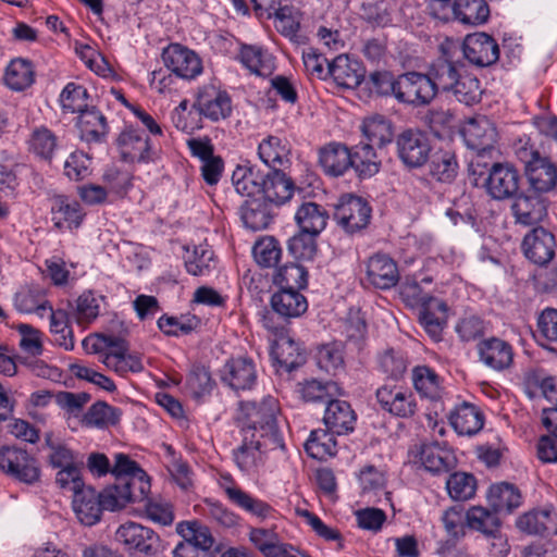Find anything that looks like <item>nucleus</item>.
Returning <instances> with one entry per match:
<instances>
[{
  "label": "nucleus",
  "mask_w": 557,
  "mask_h": 557,
  "mask_svg": "<svg viewBox=\"0 0 557 557\" xmlns=\"http://www.w3.org/2000/svg\"><path fill=\"white\" fill-rule=\"evenodd\" d=\"M242 409L247 418V428L244 430H250L257 436L265 438L264 445L284 444L277 426L278 403L274 397L267 396L260 403H243Z\"/></svg>",
  "instance_id": "1"
},
{
  "label": "nucleus",
  "mask_w": 557,
  "mask_h": 557,
  "mask_svg": "<svg viewBox=\"0 0 557 557\" xmlns=\"http://www.w3.org/2000/svg\"><path fill=\"white\" fill-rule=\"evenodd\" d=\"M114 541L129 555L153 556L160 546V536L152 529L134 521L121 524Z\"/></svg>",
  "instance_id": "2"
},
{
  "label": "nucleus",
  "mask_w": 557,
  "mask_h": 557,
  "mask_svg": "<svg viewBox=\"0 0 557 557\" xmlns=\"http://www.w3.org/2000/svg\"><path fill=\"white\" fill-rule=\"evenodd\" d=\"M399 160L408 169H420L430 160L432 145L430 137L418 128H407L395 139Z\"/></svg>",
  "instance_id": "3"
},
{
  "label": "nucleus",
  "mask_w": 557,
  "mask_h": 557,
  "mask_svg": "<svg viewBox=\"0 0 557 557\" xmlns=\"http://www.w3.org/2000/svg\"><path fill=\"white\" fill-rule=\"evenodd\" d=\"M372 209L362 197L345 194L335 205L334 219L348 234H355L364 230L371 219Z\"/></svg>",
  "instance_id": "4"
},
{
  "label": "nucleus",
  "mask_w": 557,
  "mask_h": 557,
  "mask_svg": "<svg viewBox=\"0 0 557 557\" xmlns=\"http://www.w3.org/2000/svg\"><path fill=\"white\" fill-rule=\"evenodd\" d=\"M243 443L234 450V460L240 471L253 474L258 472L259 468L264 463L267 453L285 449V444L281 445H264L265 438L257 436L256 432L250 430H243Z\"/></svg>",
  "instance_id": "5"
},
{
  "label": "nucleus",
  "mask_w": 557,
  "mask_h": 557,
  "mask_svg": "<svg viewBox=\"0 0 557 557\" xmlns=\"http://www.w3.org/2000/svg\"><path fill=\"white\" fill-rule=\"evenodd\" d=\"M0 469L21 482L33 484L40 478L37 460L26 450L4 446L0 449Z\"/></svg>",
  "instance_id": "6"
},
{
  "label": "nucleus",
  "mask_w": 557,
  "mask_h": 557,
  "mask_svg": "<svg viewBox=\"0 0 557 557\" xmlns=\"http://www.w3.org/2000/svg\"><path fill=\"white\" fill-rule=\"evenodd\" d=\"M396 100L400 103L421 107L435 98L434 87L428 73L406 72L398 75Z\"/></svg>",
  "instance_id": "7"
},
{
  "label": "nucleus",
  "mask_w": 557,
  "mask_h": 557,
  "mask_svg": "<svg viewBox=\"0 0 557 557\" xmlns=\"http://www.w3.org/2000/svg\"><path fill=\"white\" fill-rule=\"evenodd\" d=\"M521 176L509 163H494L485 180L486 193L495 200L512 199L519 191Z\"/></svg>",
  "instance_id": "8"
},
{
  "label": "nucleus",
  "mask_w": 557,
  "mask_h": 557,
  "mask_svg": "<svg viewBox=\"0 0 557 557\" xmlns=\"http://www.w3.org/2000/svg\"><path fill=\"white\" fill-rule=\"evenodd\" d=\"M121 158L126 162L147 163L154 159L156 150L150 138L143 132L126 127L116 139Z\"/></svg>",
  "instance_id": "9"
},
{
  "label": "nucleus",
  "mask_w": 557,
  "mask_h": 557,
  "mask_svg": "<svg viewBox=\"0 0 557 557\" xmlns=\"http://www.w3.org/2000/svg\"><path fill=\"white\" fill-rule=\"evenodd\" d=\"M162 59L171 72L185 79L195 78L202 72L200 58L193 50L178 44L165 48Z\"/></svg>",
  "instance_id": "10"
},
{
  "label": "nucleus",
  "mask_w": 557,
  "mask_h": 557,
  "mask_svg": "<svg viewBox=\"0 0 557 557\" xmlns=\"http://www.w3.org/2000/svg\"><path fill=\"white\" fill-rule=\"evenodd\" d=\"M366 278L373 287L389 289L399 282V270L396 261L386 253H374L364 262Z\"/></svg>",
  "instance_id": "11"
},
{
  "label": "nucleus",
  "mask_w": 557,
  "mask_h": 557,
  "mask_svg": "<svg viewBox=\"0 0 557 557\" xmlns=\"http://www.w3.org/2000/svg\"><path fill=\"white\" fill-rule=\"evenodd\" d=\"M521 247L530 261L537 265H546L555 256V236L546 228L537 226L524 236Z\"/></svg>",
  "instance_id": "12"
},
{
  "label": "nucleus",
  "mask_w": 557,
  "mask_h": 557,
  "mask_svg": "<svg viewBox=\"0 0 557 557\" xmlns=\"http://www.w3.org/2000/svg\"><path fill=\"white\" fill-rule=\"evenodd\" d=\"M524 173L530 187L539 194L548 193L557 185V165L542 157L539 151L532 152L531 159L525 163Z\"/></svg>",
  "instance_id": "13"
},
{
  "label": "nucleus",
  "mask_w": 557,
  "mask_h": 557,
  "mask_svg": "<svg viewBox=\"0 0 557 557\" xmlns=\"http://www.w3.org/2000/svg\"><path fill=\"white\" fill-rule=\"evenodd\" d=\"M462 51L471 64L480 67L492 65L499 58L497 42L485 33L468 35L463 40Z\"/></svg>",
  "instance_id": "14"
},
{
  "label": "nucleus",
  "mask_w": 557,
  "mask_h": 557,
  "mask_svg": "<svg viewBox=\"0 0 557 557\" xmlns=\"http://www.w3.org/2000/svg\"><path fill=\"white\" fill-rule=\"evenodd\" d=\"M461 133L467 146L478 152L492 149L497 139L494 124L484 115L470 119Z\"/></svg>",
  "instance_id": "15"
},
{
  "label": "nucleus",
  "mask_w": 557,
  "mask_h": 557,
  "mask_svg": "<svg viewBox=\"0 0 557 557\" xmlns=\"http://www.w3.org/2000/svg\"><path fill=\"white\" fill-rule=\"evenodd\" d=\"M376 399L384 410L400 418L412 417L417 409L413 394L396 386L380 387Z\"/></svg>",
  "instance_id": "16"
},
{
  "label": "nucleus",
  "mask_w": 557,
  "mask_h": 557,
  "mask_svg": "<svg viewBox=\"0 0 557 557\" xmlns=\"http://www.w3.org/2000/svg\"><path fill=\"white\" fill-rule=\"evenodd\" d=\"M221 379L235 391L250 389L257 380L255 363L245 357L232 358L221 370Z\"/></svg>",
  "instance_id": "17"
},
{
  "label": "nucleus",
  "mask_w": 557,
  "mask_h": 557,
  "mask_svg": "<svg viewBox=\"0 0 557 557\" xmlns=\"http://www.w3.org/2000/svg\"><path fill=\"white\" fill-rule=\"evenodd\" d=\"M512 199L511 212L518 224L535 225L547 215L545 200L540 196L517 194Z\"/></svg>",
  "instance_id": "18"
},
{
  "label": "nucleus",
  "mask_w": 557,
  "mask_h": 557,
  "mask_svg": "<svg viewBox=\"0 0 557 557\" xmlns=\"http://www.w3.org/2000/svg\"><path fill=\"white\" fill-rule=\"evenodd\" d=\"M480 360L487 367L502 371L509 368L513 360L512 347L498 337H491L478 344Z\"/></svg>",
  "instance_id": "19"
},
{
  "label": "nucleus",
  "mask_w": 557,
  "mask_h": 557,
  "mask_svg": "<svg viewBox=\"0 0 557 557\" xmlns=\"http://www.w3.org/2000/svg\"><path fill=\"white\" fill-rule=\"evenodd\" d=\"M327 73L344 88H355L364 79V69L357 60L339 54L327 65Z\"/></svg>",
  "instance_id": "20"
},
{
  "label": "nucleus",
  "mask_w": 557,
  "mask_h": 557,
  "mask_svg": "<svg viewBox=\"0 0 557 557\" xmlns=\"http://www.w3.org/2000/svg\"><path fill=\"white\" fill-rule=\"evenodd\" d=\"M224 480H227L230 484H222L223 491L226 494L228 500L238 508L255 516L261 521L265 520L274 511L270 504L253 497L249 493L235 485L230 475L224 476Z\"/></svg>",
  "instance_id": "21"
},
{
  "label": "nucleus",
  "mask_w": 557,
  "mask_h": 557,
  "mask_svg": "<svg viewBox=\"0 0 557 557\" xmlns=\"http://www.w3.org/2000/svg\"><path fill=\"white\" fill-rule=\"evenodd\" d=\"M194 108L211 121L226 119L232 112V101L225 91L211 87L198 95Z\"/></svg>",
  "instance_id": "22"
},
{
  "label": "nucleus",
  "mask_w": 557,
  "mask_h": 557,
  "mask_svg": "<svg viewBox=\"0 0 557 557\" xmlns=\"http://www.w3.org/2000/svg\"><path fill=\"white\" fill-rule=\"evenodd\" d=\"M463 63L454 61L446 55L438 58L428 71L429 78L434 87L435 95L438 90L449 92L456 82L463 74Z\"/></svg>",
  "instance_id": "23"
},
{
  "label": "nucleus",
  "mask_w": 557,
  "mask_h": 557,
  "mask_svg": "<svg viewBox=\"0 0 557 557\" xmlns=\"http://www.w3.org/2000/svg\"><path fill=\"white\" fill-rule=\"evenodd\" d=\"M447 311L446 302L438 298L430 299L420 308L419 322L434 342L442 341L447 324Z\"/></svg>",
  "instance_id": "24"
},
{
  "label": "nucleus",
  "mask_w": 557,
  "mask_h": 557,
  "mask_svg": "<svg viewBox=\"0 0 557 557\" xmlns=\"http://www.w3.org/2000/svg\"><path fill=\"white\" fill-rule=\"evenodd\" d=\"M101 362L120 375H125L128 372H141L144 370L140 357L129 352L128 343L122 337H119L116 346L106 354Z\"/></svg>",
  "instance_id": "25"
},
{
  "label": "nucleus",
  "mask_w": 557,
  "mask_h": 557,
  "mask_svg": "<svg viewBox=\"0 0 557 557\" xmlns=\"http://www.w3.org/2000/svg\"><path fill=\"white\" fill-rule=\"evenodd\" d=\"M73 509L78 520L85 525L96 524L100 518L102 510V495L92 487H84L73 496Z\"/></svg>",
  "instance_id": "26"
},
{
  "label": "nucleus",
  "mask_w": 557,
  "mask_h": 557,
  "mask_svg": "<svg viewBox=\"0 0 557 557\" xmlns=\"http://www.w3.org/2000/svg\"><path fill=\"white\" fill-rule=\"evenodd\" d=\"M356 414L349 403L331 399L326 404L323 422L326 429L335 434H346L354 430Z\"/></svg>",
  "instance_id": "27"
},
{
  "label": "nucleus",
  "mask_w": 557,
  "mask_h": 557,
  "mask_svg": "<svg viewBox=\"0 0 557 557\" xmlns=\"http://www.w3.org/2000/svg\"><path fill=\"white\" fill-rule=\"evenodd\" d=\"M294 191L293 181L277 169L270 170L262 175L261 197L274 205H283L290 199Z\"/></svg>",
  "instance_id": "28"
},
{
  "label": "nucleus",
  "mask_w": 557,
  "mask_h": 557,
  "mask_svg": "<svg viewBox=\"0 0 557 557\" xmlns=\"http://www.w3.org/2000/svg\"><path fill=\"white\" fill-rule=\"evenodd\" d=\"M319 163L331 176H341L351 168L350 149L341 143H330L319 150Z\"/></svg>",
  "instance_id": "29"
},
{
  "label": "nucleus",
  "mask_w": 557,
  "mask_h": 557,
  "mask_svg": "<svg viewBox=\"0 0 557 557\" xmlns=\"http://www.w3.org/2000/svg\"><path fill=\"white\" fill-rule=\"evenodd\" d=\"M76 126L81 139L86 143H100L108 134L107 119L95 107H88L78 114Z\"/></svg>",
  "instance_id": "30"
},
{
  "label": "nucleus",
  "mask_w": 557,
  "mask_h": 557,
  "mask_svg": "<svg viewBox=\"0 0 557 557\" xmlns=\"http://www.w3.org/2000/svg\"><path fill=\"white\" fill-rule=\"evenodd\" d=\"M272 309L283 319L302 315L308 309L306 297L294 289H278L271 297Z\"/></svg>",
  "instance_id": "31"
},
{
  "label": "nucleus",
  "mask_w": 557,
  "mask_h": 557,
  "mask_svg": "<svg viewBox=\"0 0 557 557\" xmlns=\"http://www.w3.org/2000/svg\"><path fill=\"white\" fill-rule=\"evenodd\" d=\"M453 428L460 435H474L484 425V416L474 405L462 403L449 414Z\"/></svg>",
  "instance_id": "32"
},
{
  "label": "nucleus",
  "mask_w": 557,
  "mask_h": 557,
  "mask_svg": "<svg viewBox=\"0 0 557 557\" xmlns=\"http://www.w3.org/2000/svg\"><path fill=\"white\" fill-rule=\"evenodd\" d=\"M240 218L245 226L251 231L267 228L272 221L269 201L262 197L245 200L240 206Z\"/></svg>",
  "instance_id": "33"
},
{
  "label": "nucleus",
  "mask_w": 557,
  "mask_h": 557,
  "mask_svg": "<svg viewBox=\"0 0 557 557\" xmlns=\"http://www.w3.org/2000/svg\"><path fill=\"white\" fill-rule=\"evenodd\" d=\"M487 502L497 515L510 513L521 505V494L513 484L502 482L490 487Z\"/></svg>",
  "instance_id": "34"
},
{
  "label": "nucleus",
  "mask_w": 557,
  "mask_h": 557,
  "mask_svg": "<svg viewBox=\"0 0 557 557\" xmlns=\"http://www.w3.org/2000/svg\"><path fill=\"white\" fill-rule=\"evenodd\" d=\"M295 220L301 231L319 235L327 224L329 212L315 202H304L298 208Z\"/></svg>",
  "instance_id": "35"
},
{
  "label": "nucleus",
  "mask_w": 557,
  "mask_h": 557,
  "mask_svg": "<svg viewBox=\"0 0 557 557\" xmlns=\"http://www.w3.org/2000/svg\"><path fill=\"white\" fill-rule=\"evenodd\" d=\"M466 522L469 528L482 532L487 537H500V519L493 509L471 507L466 513Z\"/></svg>",
  "instance_id": "36"
},
{
  "label": "nucleus",
  "mask_w": 557,
  "mask_h": 557,
  "mask_svg": "<svg viewBox=\"0 0 557 557\" xmlns=\"http://www.w3.org/2000/svg\"><path fill=\"white\" fill-rule=\"evenodd\" d=\"M453 12L456 20L471 26L485 23L490 16V8L485 0H455Z\"/></svg>",
  "instance_id": "37"
},
{
  "label": "nucleus",
  "mask_w": 557,
  "mask_h": 557,
  "mask_svg": "<svg viewBox=\"0 0 557 557\" xmlns=\"http://www.w3.org/2000/svg\"><path fill=\"white\" fill-rule=\"evenodd\" d=\"M351 168L359 177L366 178L375 175L381 166V161L374 151L372 144L360 143L350 149Z\"/></svg>",
  "instance_id": "38"
},
{
  "label": "nucleus",
  "mask_w": 557,
  "mask_h": 557,
  "mask_svg": "<svg viewBox=\"0 0 557 557\" xmlns=\"http://www.w3.org/2000/svg\"><path fill=\"white\" fill-rule=\"evenodd\" d=\"M430 174L442 183H450L458 173L456 154L449 149H438L430 154Z\"/></svg>",
  "instance_id": "39"
},
{
  "label": "nucleus",
  "mask_w": 557,
  "mask_h": 557,
  "mask_svg": "<svg viewBox=\"0 0 557 557\" xmlns=\"http://www.w3.org/2000/svg\"><path fill=\"white\" fill-rule=\"evenodd\" d=\"M52 214V221L58 230H62L65 223L70 230L79 227L85 215L77 201L70 202L65 197L55 198Z\"/></svg>",
  "instance_id": "40"
},
{
  "label": "nucleus",
  "mask_w": 557,
  "mask_h": 557,
  "mask_svg": "<svg viewBox=\"0 0 557 557\" xmlns=\"http://www.w3.org/2000/svg\"><path fill=\"white\" fill-rule=\"evenodd\" d=\"M176 532L183 537L181 543H189L198 549L211 552L214 539L207 525L198 521H182L176 524Z\"/></svg>",
  "instance_id": "41"
},
{
  "label": "nucleus",
  "mask_w": 557,
  "mask_h": 557,
  "mask_svg": "<svg viewBox=\"0 0 557 557\" xmlns=\"http://www.w3.org/2000/svg\"><path fill=\"white\" fill-rule=\"evenodd\" d=\"M419 460L432 473L447 472L450 467V451L437 443L422 444Z\"/></svg>",
  "instance_id": "42"
},
{
  "label": "nucleus",
  "mask_w": 557,
  "mask_h": 557,
  "mask_svg": "<svg viewBox=\"0 0 557 557\" xmlns=\"http://www.w3.org/2000/svg\"><path fill=\"white\" fill-rule=\"evenodd\" d=\"M422 121L438 138L450 136L457 126L456 115L449 109H430L423 115Z\"/></svg>",
  "instance_id": "43"
},
{
  "label": "nucleus",
  "mask_w": 557,
  "mask_h": 557,
  "mask_svg": "<svg viewBox=\"0 0 557 557\" xmlns=\"http://www.w3.org/2000/svg\"><path fill=\"white\" fill-rule=\"evenodd\" d=\"M329 430H313L305 443L307 454L314 459L324 460L336 454V441Z\"/></svg>",
  "instance_id": "44"
},
{
  "label": "nucleus",
  "mask_w": 557,
  "mask_h": 557,
  "mask_svg": "<svg viewBox=\"0 0 557 557\" xmlns=\"http://www.w3.org/2000/svg\"><path fill=\"white\" fill-rule=\"evenodd\" d=\"M517 527L520 531L528 534L545 535L554 530L555 523L550 511L534 510L519 517Z\"/></svg>",
  "instance_id": "45"
},
{
  "label": "nucleus",
  "mask_w": 557,
  "mask_h": 557,
  "mask_svg": "<svg viewBox=\"0 0 557 557\" xmlns=\"http://www.w3.org/2000/svg\"><path fill=\"white\" fill-rule=\"evenodd\" d=\"M273 281L280 289L300 290L307 287L308 271L298 263H288L278 268Z\"/></svg>",
  "instance_id": "46"
},
{
  "label": "nucleus",
  "mask_w": 557,
  "mask_h": 557,
  "mask_svg": "<svg viewBox=\"0 0 557 557\" xmlns=\"http://www.w3.org/2000/svg\"><path fill=\"white\" fill-rule=\"evenodd\" d=\"M362 133L372 146L383 147L393 139L391 122L383 115H374L363 121Z\"/></svg>",
  "instance_id": "47"
},
{
  "label": "nucleus",
  "mask_w": 557,
  "mask_h": 557,
  "mask_svg": "<svg viewBox=\"0 0 557 557\" xmlns=\"http://www.w3.org/2000/svg\"><path fill=\"white\" fill-rule=\"evenodd\" d=\"M5 84L13 90H23L34 82L32 63L24 59H15L10 62L4 75Z\"/></svg>",
  "instance_id": "48"
},
{
  "label": "nucleus",
  "mask_w": 557,
  "mask_h": 557,
  "mask_svg": "<svg viewBox=\"0 0 557 557\" xmlns=\"http://www.w3.org/2000/svg\"><path fill=\"white\" fill-rule=\"evenodd\" d=\"M277 362L287 371H293L305 362L299 345L289 337H281L273 350Z\"/></svg>",
  "instance_id": "49"
},
{
  "label": "nucleus",
  "mask_w": 557,
  "mask_h": 557,
  "mask_svg": "<svg viewBox=\"0 0 557 557\" xmlns=\"http://www.w3.org/2000/svg\"><path fill=\"white\" fill-rule=\"evenodd\" d=\"M258 153L264 164L275 169L288 161L289 149L280 137L269 136L259 144Z\"/></svg>",
  "instance_id": "50"
},
{
  "label": "nucleus",
  "mask_w": 557,
  "mask_h": 557,
  "mask_svg": "<svg viewBox=\"0 0 557 557\" xmlns=\"http://www.w3.org/2000/svg\"><path fill=\"white\" fill-rule=\"evenodd\" d=\"M235 190L248 199L261 197L262 175L252 169L238 168L232 176Z\"/></svg>",
  "instance_id": "51"
},
{
  "label": "nucleus",
  "mask_w": 557,
  "mask_h": 557,
  "mask_svg": "<svg viewBox=\"0 0 557 557\" xmlns=\"http://www.w3.org/2000/svg\"><path fill=\"white\" fill-rule=\"evenodd\" d=\"M455 99L466 106H473L480 102L482 89L480 81L470 74H462L450 91Z\"/></svg>",
  "instance_id": "52"
},
{
  "label": "nucleus",
  "mask_w": 557,
  "mask_h": 557,
  "mask_svg": "<svg viewBox=\"0 0 557 557\" xmlns=\"http://www.w3.org/2000/svg\"><path fill=\"white\" fill-rule=\"evenodd\" d=\"M122 411L104 401L94 404L84 416V421L88 425L104 428L115 425L120 422Z\"/></svg>",
  "instance_id": "53"
},
{
  "label": "nucleus",
  "mask_w": 557,
  "mask_h": 557,
  "mask_svg": "<svg viewBox=\"0 0 557 557\" xmlns=\"http://www.w3.org/2000/svg\"><path fill=\"white\" fill-rule=\"evenodd\" d=\"M88 91L85 87L69 83L60 95V103L63 112L78 113L88 108Z\"/></svg>",
  "instance_id": "54"
},
{
  "label": "nucleus",
  "mask_w": 557,
  "mask_h": 557,
  "mask_svg": "<svg viewBox=\"0 0 557 557\" xmlns=\"http://www.w3.org/2000/svg\"><path fill=\"white\" fill-rule=\"evenodd\" d=\"M185 268L191 275L199 276L210 273L215 268L214 253L211 249L199 245L185 259Z\"/></svg>",
  "instance_id": "55"
},
{
  "label": "nucleus",
  "mask_w": 557,
  "mask_h": 557,
  "mask_svg": "<svg viewBox=\"0 0 557 557\" xmlns=\"http://www.w3.org/2000/svg\"><path fill=\"white\" fill-rule=\"evenodd\" d=\"M446 488L454 500H467L475 494L476 480L472 474L455 472L449 475Z\"/></svg>",
  "instance_id": "56"
},
{
  "label": "nucleus",
  "mask_w": 557,
  "mask_h": 557,
  "mask_svg": "<svg viewBox=\"0 0 557 557\" xmlns=\"http://www.w3.org/2000/svg\"><path fill=\"white\" fill-rule=\"evenodd\" d=\"M57 146V136L46 127L36 128L30 135L29 149L42 160L50 161Z\"/></svg>",
  "instance_id": "57"
},
{
  "label": "nucleus",
  "mask_w": 557,
  "mask_h": 557,
  "mask_svg": "<svg viewBox=\"0 0 557 557\" xmlns=\"http://www.w3.org/2000/svg\"><path fill=\"white\" fill-rule=\"evenodd\" d=\"M398 76L386 70L373 71L367 78V86L370 91L380 97H394L396 99V88H398Z\"/></svg>",
  "instance_id": "58"
},
{
  "label": "nucleus",
  "mask_w": 557,
  "mask_h": 557,
  "mask_svg": "<svg viewBox=\"0 0 557 557\" xmlns=\"http://www.w3.org/2000/svg\"><path fill=\"white\" fill-rule=\"evenodd\" d=\"M414 388L424 397L434 399L438 397V376L426 366L416 367L412 372Z\"/></svg>",
  "instance_id": "59"
},
{
  "label": "nucleus",
  "mask_w": 557,
  "mask_h": 557,
  "mask_svg": "<svg viewBox=\"0 0 557 557\" xmlns=\"http://www.w3.org/2000/svg\"><path fill=\"white\" fill-rule=\"evenodd\" d=\"M200 325V320L196 315H182L181 318L162 315L158 320L159 329L165 334L177 336L180 334H189Z\"/></svg>",
  "instance_id": "60"
},
{
  "label": "nucleus",
  "mask_w": 557,
  "mask_h": 557,
  "mask_svg": "<svg viewBox=\"0 0 557 557\" xmlns=\"http://www.w3.org/2000/svg\"><path fill=\"white\" fill-rule=\"evenodd\" d=\"M379 367L388 377L398 380L406 372L408 362L400 350L388 348L379 356Z\"/></svg>",
  "instance_id": "61"
},
{
  "label": "nucleus",
  "mask_w": 557,
  "mask_h": 557,
  "mask_svg": "<svg viewBox=\"0 0 557 557\" xmlns=\"http://www.w3.org/2000/svg\"><path fill=\"white\" fill-rule=\"evenodd\" d=\"M252 252L259 265L271 268L276 265L282 250L275 238L264 237L255 244Z\"/></svg>",
  "instance_id": "62"
},
{
  "label": "nucleus",
  "mask_w": 557,
  "mask_h": 557,
  "mask_svg": "<svg viewBox=\"0 0 557 557\" xmlns=\"http://www.w3.org/2000/svg\"><path fill=\"white\" fill-rule=\"evenodd\" d=\"M399 296L401 300L409 307H423L430 299H436L429 293L424 292L421 285L411 277H405L399 285Z\"/></svg>",
  "instance_id": "63"
},
{
  "label": "nucleus",
  "mask_w": 557,
  "mask_h": 557,
  "mask_svg": "<svg viewBox=\"0 0 557 557\" xmlns=\"http://www.w3.org/2000/svg\"><path fill=\"white\" fill-rule=\"evenodd\" d=\"M213 384L211 374L205 366L195 364L191 368L187 376V387L195 398L209 394Z\"/></svg>",
  "instance_id": "64"
}]
</instances>
